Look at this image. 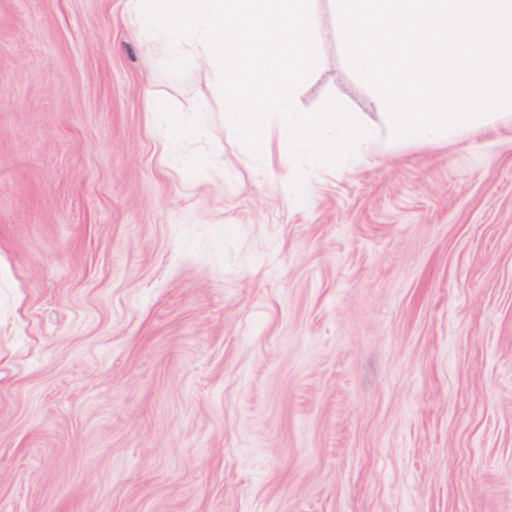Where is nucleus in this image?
I'll use <instances>...</instances> for the list:
<instances>
[{"label":"nucleus","mask_w":512,"mask_h":512,"mask_svg":"<svg viewBox=\"0 0 512 512\" xmlns=\"http://www.w3.org/2000/svg\"><path fill=\"white\" fill-rule=\"evenodd\" d=\"M125 47H126V50H127V53L129 55V58L132 60V61H135L136 60V56H135V53L131 47V45L129 44H125Z\"/></svg>","instance_id":"f257e3e1"}]
</instances>
